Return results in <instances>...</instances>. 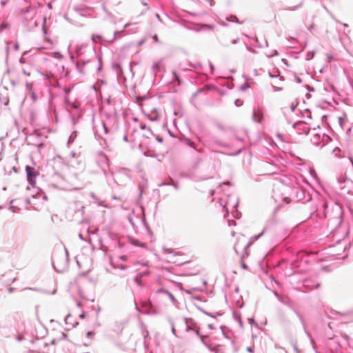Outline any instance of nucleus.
Here are the masks:
<instances>
[{
    "instance_id": "nucleus-1",
    "label": "nucleus",
    "mask_w": 353,
    "mask_h": 353,
    "mask_svg": "<svg viewBox=\"0 0 353 353\" xmlns=\"http://www.w3.org/2000/svg\"><path fill=\"white\" fill-rule=\"evenodd\" d=\"M68 264V252L65 250V254H62L61 258L59 256H54L52 259V265L56 271L59 272H63Z\"/></svg>"
},
{
    "instance_id": "nucleus-2",
    "label": "nucleus",
    "mask_w": 353,
    "mask_h": 353,
    "mask_svg": "<svg viewBox=\"0 0 353 353\" xmlns=\"http://www.w3.org/2000/svg\"><path fill=\"white\" fill-rule=\"evenodd\" d=\"M337 182L340 189L343 190L344 192L353 194V183L352 180L347 179L344 175H341L337 178Z\"/></svg>"
},
{
    "instance_id": "nucleus-3",
    "label": "nucleus",
    "mask_w": 353,
    "mask_h": 353,
    "mask_svg": "<svg viewBox=\"0 0 353 353\" xmlns=\"http://www.w3.org/2000/svg\"><path fill=\"white\" fill-rule=\"evenodd\" d=\"M221 203L222 204L223 202V199H221ZM225 204L223 208H225L227 213H228L229 210H235V213L234 214V216L238 218V212L236 210V207L238 205V199L236 196H229V199L224 201Z\"/></svg>"
},
{
    "instance_id": "nucleus-4",
    "label": "nucleus",
    "mask_w": 353,
    "mask_h": 353,
    "mask_svg": "<svg viewBox=\"0 0 353 353\" xmlns=\"http://www.w3.org/2000/svg\"><path fill=\"white\" fill-rule=\"evenodd\" d=\"M142 111L144 114L152 121H158L160 118V114L157 108H150L147 104L142 107Z\"/></svg>"
},
{
    "instance_id": "nucleus-5",
    "label": "nucleus",
    "mask_w": 353,
    "mask_h": 353,
    "mask_svg": "<svg viewBox=\"0 0 353 353\" xmlns=\"http://www.w3.org/2000/svg\"><path fill=\"white\" fill-rule=\"evenodd\" d=\"M183 323L186 332H192L196 336H199V332L196 323L192 319L184 318Z\"/></svg>"
},
{
    "instance_id": "nucleus-6",
    "label": "nucleus",
    "mask_w": 353,
    "mask_h": 353,
    "mask_svg": "<svg viewBox=\"0 0 353 353\" xmlns=\"http://www.w3.org/2000/svg\"><path fill=\"white\" fill-rule=\"evenodd\" d=\"M88 51L92 52V50L88 48L87 44H81L76 46L75 52L77 57L79 58V61H82L85 63V59L81 58V57L85 55Z\"/></svg>"
},
{
    "instance_id": "nucleus-7",
    "label": "nucleus",
    "mask_w": 353,
    "mask_h": 353,
    "mask_svg": "<svg viewBox=\"0 0 353 353\" xmlns=\"http://www.w3.org/2000/svg\"><path fill=\"white\" fill-rule=\"evenodd\" d=\"M26 172L27 174V179L30 185H33L36 181L37 172L33 167L30 165L26 166Z\"/></svg>"
},
{
    "instance_id": "nucleus-8",
    "label": "nucleus",
    "mask_w": 353,
    "mask_h": 353,
    "mask_svg": "<svg viewBox=\"0 0 353 353\" xmlns=\"http://www.w3.org/2000/svg\"><path fill=\"white\" fill-rule=\"evenodd\" d=\"M112 175L113 180L117 184H120L121 183L123 182L124 180H122V178H128V174L126 173L125 170H123L116 173H112Z\"/></svg>"
},
{
    "instance_id": "nucleus-9",
    "label": "nucleus",
    "mask_w": 353,
    "mask_h": 353,
    "mask_svg": "<svg viewBox=\"0 0 353 353\" xmlns=\"http://www.w3.org/2000/svg\"><path fill=\"white\" fill-rule=\"evenodd\" d=\"M252 118L254 121L257 123L262 122L263 119V111L261 108H257L256 109H254L253 113H252Z\"/></svg>"
},
{
    "instance_id": "nucleus-10",
    "label": "nucleus",
    "mask_w": 353,
    "mask_h": 353,
    "mask_svg": "<svg viewBox=\"0 0 353 353\" xmlns=\"http://www.w3.org/2000/svg\"><path fill=\"white\" fill-rule=\"evenodd\" d=\"M163 67V64L162 61H158L153 63L152 69L153 72L157 74V72H159L161 71L162 68Z\"/></svg>"
},
{
    "instance_id": "nucleus-11",
    "label": "nucleus",
    "mask_w": 353,
    "mask_h": 353,
    "mask_svg": "<svg viewBox=\"0 0 353 353\" xmlns=\"http://www.w3.org/2000/svg\"><path fill=\"white\" fill-rule=\"evenodd\" d=\"M52 46V41L50 39H46L43 46H38L35 48L38 49V50H39V49H50V48H51Z\"/></svg>"
},
{
    "instance_id": "nucleus-12",
    "label": "nucleus",
    "mask_w": 353,
    "mask_h": 353,
    "mask_svg": "<svg viewBox=\"0 0 353 353\" xmlns=\"http://www.w3.org/2000/svg\"><path fill=\"white\" fill-rule=\"evenodd\" d=\"M321 136L318 134H316L313 136V137L311 139V141L312 143L315 145H319L321 144Z\"/></svg>"
},
{
    "instance_id": "nucleus-13",
    "label": "nucleus",
    "mask_w": 353,
    "mask_h": 353,
    "mask_svg": "<svg viewBox=\"0 0 353 353\" xmlns=\"http://www.w3.org/2000/svg\"><path fill=\"white\" fill-rule=\"evenodd\" d=\"M28 26L30 28H32L38 26L37 19H36L35 16L31 18Z\"/></svg>"
},
{
    "instance_id": "nucleus-14",
    "label": "nucleus",
    "mask_w": 353,
    "mask_h": 353,
    "mask_svg": "<svg viewBox=\"0 0 353 353\" xmlns=\"http://www.w3.org/2000/svg\"><path fill=\"white\" fill-rule=\"evenodd\" d=\"M26 85L27 89L29 90L30 93L31 94L32 99L34 101H35L36 100V96H35L34 92L32 91V83H27Z\"/></svg>"
},
{
    "instance_id": "nucleus-15",
    "label": "nucleus",
    "mask_w": 353,
    "mask_h": 353,
    "mask_svg": "<svg viewBox=\"0 0 353 353\" xmlns=\"http://www.w3.org/2000/svg\"><path fill=\"white\" fill-rule=\"evenodd\" d=\"M161 292H162L163 293H165V294H167L170 297L171 301L173 303H175L176 302V300L174 298V296H173V294L172 293H170L168 290H161Z\"/></svg>"
},
{
    "instance_id": "nucleus-16",
    "label": "nucleus",
    "mask_w": 353,
    "mask_h": 353,
    "mask_svg": "<svg viewBox=\"0 0 353 353\" xmlns=\"http://www.w3.org/2000/svg\"><path fill=\"white\" fill-rule=\"evenodd\" d=\"M15 201H16L15 200L11 201H10V209L14 213L19 212V208L14 205Z\"/></svg>"
},
{
    "instance_id": "nucleus-17",
    "label": "nucleus",
    "mask_w": 353,
    "mask_h": 353,
    "mask_svg": "<svg viewBox=\"0 0 353 353\" xmlns=\"http://www.w3.org/2000/svg\"><path fill=\"white\" fill-rule=\"evenodd\" d=\"M269 75H270V77H272V78L277 79V78L279 77L278 80H276V81H275V83H274L276 85H280V83H281V82L283 81V77H280L279 75H277V74H270V73H269Z\"/></svg>"
},
{
    "instance_id": "nucleus-18",
    "label": "nucleus",
    "mask_w": 353,
    "mask_h": 353,
    "mask_svg": "<svg viewBox=\"0 0 353 353\" xmlns=\"http://www.w3.org/2000/svg\"><path fill=\"white\" fill-rule=\"evenodd\" d=\"M9 24L6 21H2L0 23V32L3 31L4 30L8 28Z\"/></svg>"
},
{
    "instance_id": "nucleus-19",
    "label": "nucleus",
    "mask_w": 353,
    "mask_h": 353,
    "mask_svg": "<svg viewBox=\"0 0 353 353\" xmlns=\"http://www.w3.org/2000/svg\"><path fill=\"white\" fill-rule=\"evenodd\" d=\"M76 137H77V133H76L75 132H73V133L70 136V137H69V139H68V143H72V142L74 141V139H75V138H76Z\"/></svg>"
},
{
    "instance_id": "nucleus-20",
    "label": "nucleus",
    "mask_w": 353,
    "mask_h": 353,
    "mask_svg": "<svg viewBox=\"0 0 353 353\" xmlns=\"http://www.w3.org/2000/svg\"><path fill=\"white\" fill-rule=\"evenodd\" d=\"M132 244L134 245H137V246H139V247H143V248L145 247V243H141L138 240H133Z\"/></svg>"
},
{
    "instance_id": "nucleus-21",
    "label": "nucleus",
    "mask_w": 353,
    "mask_h": 353,
    "mask_svg": "<svg viewBox=\"0 0 353 353\" xmlns=\"http://www.w3.org/2000/svg\"><path fill=\"white\" fill-rule=\"evenodd\" d=\"M301 6H302V2H301L299 4L295 6L289 8L288 10H291V11H294V10H297L298 8H299L300 7H301Z\"/></svg>"
},
{
    "instance_id": "nucleus-22",
    "label": "nucleus",
    "mask_w": 353,
    "mask_h": 353,
    "mask_svg": "<svg viewBox=\"0 0 353 353\" xmlns=\"http://www.w3.org/2000/svg\"><path fill=\"white\" fill-rule=\"evenodd\" d=\"M314 52H307V54L306 55V59L307 60L312 59L313 58V57H314Z\"/></svg>"
},
{
    "instance_id": "nucleus-23",
    "label": "nucleus",
    "mask_w": 353,
    "mask_h": 353,
    "mask_svg": "<svg viewBox=\"0 0 353 353\" xmlns=\"http://www.w3.org/2000/svg\"><path fill=\"white\" fill-rule=\"evenodd\" d=\"M249 88V85L248 83H244L243 85H241L240 90L242 91L246 90Z\"/></svg>"
},
{
    "instance_id": "nucleus-24",
    "label": "nucleus",
    "mask_w": 353,
    "mask_h": 353,
    "mask_svg": "<svg viewBox=\"0 0 353 353\" xmlns=\"http://www.w3.org/2000/svg\"><path fill=\"white\" fill-rule=\"evenodd\" d=\"M142 276V274H141L139 276H137L135 278H134V281L135 282L138 284V285H141V277Z\"/></svg>"
},
{
    "instance_id": "nucleus-25",
    "label": "nucleus",
    "mask_w": 353,
    "mask_h": 353,
    "mask_svg": "<svg viewBox=\"0 0 353 353\" xmlns=\"http://www.w3.org/2000/svg\"><path fill=\"white\" fill-rule=\"evenodd\" d=\"M234 103L236 106L239 107L243 105V101H241V99H236Z\"/></svg>"
},
{
    "instance_id": "nucleus-26",
    "label": "nucleus",
    "mask_w": 353,
    "mask_h": 353,
    "mask_svg": "<svg viewBox=\"0 0 353 353\" xmlns=\"http://www.w3.org/2000/svg\"><path fill=\"white\" fill-rule=\"evenodd\" d=\"M101 125H102V127H103V129L104 130L105 133H106V134H107V133L108 132V128H107V127H106L105 124L103 122H102V123H101Z\"/></svg>"
},
{
    "instance_id": "nucleus-27",
    "label": "nucleus",
    "mask_w": 353,
    "mask_h": 353,
    "mask_svg": "<svg viewBox=\"0 0 353 353\" xmlns=\"http://www.w3.org/2000/svg\"><path fill=\"white\" fill-rule=\"evenodd\" d=\"M227 19L230 21H237V18L235 16H231L230 18H227Z\"/></svg>"
},
{
    "instance_id": "nucleus-28",
    "label": "nucleus",
    "mask_w": 353,
    "mask_h": 353,
    "mask_svg": "<svg viewBox=\"0 0 353 353\" xmlns=\"http://www.w3.org/2000/svg\"><path fill=\"white\" fill-rule=\"evenodd\" d=\"M172 333H173V334H174V335H175L176 336H177V334H176V330H175V328H174V325H172Z\"/></svg>"
},
{
    "instance_id": "nucleus-29",
    "label": "nucleus",
    "mask_w": 353,
    "mask_h": 353,
    "mask_svg": "<svg viewBox=\"0 0 353 353\" xmlns=\"http://www.w3.org/2000/svg\"><path fill=\"white\" fill-rule=\"evenodd\" d=\"M277 51L276 50H274V53L273 54H268L267 55L268 57H272L273 56H275V55H277Z\"/></svg>"
},
{
    "instance_id": "nucleus-30",
    "label": "nucleus",
    "mask_w": 353,
    "mask_h": 353,
    "mask_svg": "<svg viewBox=\"0 0 353 353\" xmlns=\"http://www.w3.org/2000/svg\"><path fill=\"white\" fill-rule=\"evenodd\" d=\"M90 196L92 199H94L98 203V199L94 193H91Z\"/></svg>"
},
{
    "instance_id": "nucleus-31",
    "label": "nucleus",
    "mask_w": 353,
    "mask_h": 353,
    "mask_svg": "<svg viewBox=\"0 0 353 353\" xmlns=\"http://www.w3.org/2000/svg\"><path fill=\"white\" fill-rule=\"evenodd\" d=\"M274 294L279 299L280 301L283 302V300L281 299V298L280 297L279 294L277 292H274Z\"/></svg>"
},
{
    "instance_id": "nucleus-32",
    "label": "nucleus",
    "mask_w": 353,
    "mask_h": 353,
    "mask_svg": "<svg viewBox=\"0 0 353 353\" xmlns=\"http://www.w3.org/2000/svg\"><path fill=\"white\" fill-rule=\"evenodd\" d=\"M97 37V38H100L101 37L99 35H95V34H92V39L93 40V41H96L95 40V38Z\"/></svg>"
},
{
    "instance_id": "nucleus-33",
    "label": "nucleus",
    "mask_w": 353,
    "mask_h": 353,
    "mask_svg": "<svg viewBox=\"0 0 353 353\" xmlns=\"http://www.w3.org/2000/svg\"><path fill=\"white\" fill-rule=\"evenodd\" d=\"M247 351L250 353H252L254 352V350L252 347H247Z\"/></svg>"
},
{
    "instance_id": "nucleus-34",
    "label": "nucleus",
    "mask_w": 353,
    "mask_h": 353,
    "mask_svg": "<svg viewBox=\"0 0 353 353\" xmlns=\"http://www.w3.org/2000/svg\"><path fill=\"white\" fill-rule=\"evenodd\" d=\"M163 250L164 252H165V253H171L170 250L168 248H163Z\"/></svg>"
},
{
    "instance_id": "nucleus-35",
    "label": "nucleus",
    "mask_w": 353,
    "mask_h": 353,
    "mask_svg": "<svg viewBox=\"0 0 353 353\" xmlns=\"http://www.w3.org/2000/svg\"><path fill=\"white\" fill-rule=\"evenodd\" d=\"M209 65H210L211 73L212 74L213 71H214V67H213V65H212V64L211 63H210Z\"/></svg>"
},
{
    "instance_id": "nucleus-36",
    "label": "nucleus",
    "mask_w": 353,
    "mask_h": 353,
    "mask_svg": "<svg viewBox=\"0 0 353 353\" xmlns=\"http://www.w3.org/2000/svg\"><path fill=\"white\" fill-rule=\"evenodd\" d=\"M120 259L123 261H126L127 260V256L125 255H123V256H120Z\"/></svg>"
},
{
    "instance_id": "nucleus-37",
    "label": "nucleus",
    "mask_w": 353,
    "mask_h": 353,
    "mask_svg": "<svg viewBox=\"0 0 353 353\" xmlns=\"http://www.w3.org/2000/svg\"><path fill=\"white\" fill-rule=\"evenodd\" d=\"M119 268L123 270H125L126 269V266L124 265H119Z\"/></svg>"
},
{
    "instance_id": "nucleus-38",
    "label": "nucleus",
    "mask_w": 353,
    "mask_h": 353,
    "mask_svg": "<svg viewBox=\"0 0 353 353\" xmlns=\"http://www.w3.org/2000/svg\"><path fill=\"white\" fill-rule=\"evenodd\" d=\"M140 128H141V129L144 130L146 128V126H145V125H141Z\"/></svg>"
},
{
    "instance_id": "nucleus-39",
    "label": "nucleus",
    "mask_w": 353,
    "mask_h": 353,
    "mask_svg": "<svg viewBox=\"0 0 353 353\" xmlns=\"http://www.w3.org/2000/svg\"><path fill=\"white\" fill-rule=\"evenodd\" d=\"M273 86H274L275 88H276V90H281V88H280V87H277L276 85H274Z\"/></svg>"
},
{
    "instance_id": "nucleus-40",
    "label": "nucleus",
    "mask_w": 353,
    "mask_h": 353,
    "mask_svg": "<svg viewBox=\"0 0 353 353\" xmlns=\"http://www.w3.org/2000/svg\"><path fill=\"white\" fill-rule=\"evenodd\" d=\"M70 315L67 316L65 321V323H68V320L70 319Z\"/></svg>"
},
{
    "instance_id": "nucleus-41",
    "label": "nucleus",
    "mask_w": 353,
    "mask_h": 353,
    "mask_svg": "<svg viewBox=\"0 0 353 353\" xmlns=\"http://www.w3.org/2000/svg\"><path fill=\"white\" fill-rule=\"evenodd\" d=\"M23 74H26V75H28L29 76L30 75V73L27 72L26 70H23Z\"/></svg>"
},
{
    "instance_id": "nucleus-42",
    "label": "nucleus",
    "mask_w": 353,
    "mask_h": 353,
    "mask_svg": "<svg viewBox=\"0 0 353 353\" xmlns=\"http://www.w3.org/2000/svg\"><path fill=\"white\" fill-rule=\"evenodd\" d=\"M208 327H209V328H210V329H211V330L214 329V327H212V324H209V325H208Z\"/></svg>"
},
{
    "instance_id": "nucleus-43",
    "label": "nucleus",
    "mask_w": 353,
    "mask_h": 353,
    "mask_svg": "<svg viewBox=\"0 0 353 353\" xmlns=\"http://www.w3.org/2000/svg\"><path fill=\"white\" fill-rule=\"evenodd\" d=\"M14 48H15V49H16V50H18V49H19V45H18V44H16V45L14 46Z\"/></svg>"
},
{
    "instance_id": "nucleus-44",
    "label": "nucleus",
    "mask_w": 353,
    "mask_h": 353,
    "mask_svg": "<svg viewBox=\"0 0 353 353\" xmlns=\"http://www.w3.org/2000/svg\"><path fill=\"white\" fill-rule=\"evenodd\" d=\"M210 194H211L212 195H213V194H214V190H210Z\"/></svg>"
},
{
    "instance_id": "nucleus-45",
    "label": "nucleus",
    "mask_w": 353,
    "mask_h": 353,
    "mask_svg": "<svg viewBox=\"0 0 353 353\" xmlns=\"http://www.w3.org/2000/svg\"><path fill=\"white\" fill-rule=\"evenodd\" d=\"M153 38H154V39H155L156 41H157V40H158V38H157V35L154 36V37H153Z\"/></svg>"
},
{
    "instance_id": "nucleus-46",
    "label": "nucleus",
    "mask_w": 353,
    "mask_h": 353,
    "mask_svg": "<svg viewBox=\"0 0 353 353\" xmlns=\"http://www.w3.org/2000/svg\"><path fill=\"white\" fill-rule=\"evenodd\" d=\"M262 234H263V232H261V234H259L256 236V239L259 238Z\"/></svg>"
},
{
    "instance_id": "nucleus-47",
    "label": "nucleus",
    "mask_w": 353,
    "mask_h": 353,
    "mask_svg": "<svg viewBox=\"0 0 353 353\" xmlns=\"http://www.w3.org/2000/svg\"><path fill=\"white\" fill-rule=\"evenodd\" d=\"M119 34V32H117V31L114 32V37H116V36H117V34Z\"/></svg>"
},
{
    "instance_id": "nucleus-48",
    "label": "nucleus",
    "mask_w": 353,
    "mask_h": 353,
    "mask_svg": "<svg viewBox=\"0 0 353 353\" xmlns=\"http://www.w3.org/2000/svg\"><path fill=\"white\" fill-rule=\"evenodd\" d=\"M123 139L127 141H128L127 136H124Z\"/></svg>"
},
{
    "instance_id": "nucleus-49",
    "label": "nucleus",
    "mask_w": 353,
    "mask_h": 353,
    "mask_svg": "<svg viewBox=\"0 0 353 353\" xmlns=\"http://www.w3.org/2000/svg\"><path fill=\"white\" fill-rule=\"evenodd\" d=\"M91 335H92V332H88V336H91Z\"/></svg>"
},
{
    "instance_id": "nucleus-50",
    "label": "nucleus",
    "mask_w": 353,
    "mask_h": 353,
    "mask_svg": "<svg viewBox=\"0 0 353 353\" xmlns=\"http://www.w3.org/2000/svg\"><path fill=\"white\" fill-rule=\"evenodd\" d=\"M230 183L229 182H227V183H223V185H229Z\"/></svg>"
},
{
    "instance_id": "nucleus-51",
    "label": "nucleus",
    "mask_w": 353,
    "mask_h": 353,
    "mask_svg": "<svg viewBox=\"0 0 353 353\" xmlns=\"http://www.w3.org/2000/svg\"><path fill=\"white\" fill-rule=\"evenodd\" d=\"M297 81H298L299 83H300V82H301V79H300V78H297Z\"/></svg>"
},
{
    "instance_id": "nucleus-52",
    "label": "nucleus",
    "mask_w": 353,
    "mask_h": 353,
    "mask_svg": "<svg viewBox=\"0 0 353 353\" xmlns=\"http://www.w3.org/2000/svg\"><path fill=\"white\" fill-rule=\"evenodd\" d=\"M158 141L161 142L162 141V139L161 138V139H158Z\"/></svg>"
},
{
    "instance_id": "nucleus-53",
    "label": "nucleus",
    "mask_w": 353,
    "mask_h": 353,
    "mask_svg": "<svg viewBox=\"0 0 353 353\" xmlns=\"http://www.w3.org/2000/svg\"><path fill=\"white\" fill-rule=\"evenodd\" d=\"M189 145H190V146L193 147V145H192V143H189Z\"/></svg>"
},
{
    "instance_id": "nucleus-54",
    "label": "nucleus",
    "mask_w": 353,
    "mask_h": 353,
    "mask_svg": "<svg viewBox=\"0 0 353 353\" xmlns=\"http://www.w3.org/2000/svg\"><path fill=\"white\" fill-rule=\"evenodd\" d=\"M12 291V288L9 289V292H11Z\"/></svg>"
},
{
    "instance_id": "nucleus-55",
    "label": "nucleus",
    "mask_w": 353,
    "mask_h": 353,
    "mask_svg": "<svg viewBox=\"0 0 353 353\" xmlns=\"http://www.w3.org/2000/svg\"><path fill=\"white\" fill-rule=\"evenodd\" d=\"M77 305H78V307H80V306H81V303H77Z\"/></svg>"
},
{
    "instance_id": "nucleus-56",
    "label": "nucleus",
    "mask_w": 353,
    "mask_h": 353,
    "mask_svg": "<svg viewBox=\"0 0 353 353\" xmlns=\"http://www.w3.org/2000/svg\"><path fill=\"white\" fill-rule=\"evenodd\" d=\"M128 26H129V24H128V23L125 24V28L128 27Z\"/></svg>"
},
{
    "instance_id": "nucleus-57",
    "label": "nucleus",
    "mask_w": 353,
    "mask_h": 353,
    "mask_svg": "<svg viewBox=\"0 0 353 353\" xmlns=\"http://www.w3.org/2000/svg\"><path fill=\"white\" fill-rule=\"evenodd\" d=\"M303 123H296V125H303Z\"/></svg>"
},
{
    "instance_id": "nucleus-58",
    "label": "nucleus",
    "mask_w": 353,
    "mask_h": 353,
    "mask_svg": "<svg viewBox=\"0 0 353 353\" xmlns=\"http://www.w3.org/2000/svg\"><path fill=\"white\" fill-rule=\"evenodd\" d=\"M101 65H99L98 70H99L101 69Z\"/></svg>"
},
{
    "instance_id": "nucleus-59",
    "label": "nucleus",
    "mask_w": 353,
    "mask_h": 353,
    "mask_svg": "<svg viewBox=\"0 0 353 353\" xmlns=\"http://www.w3.org/2000/svg\"><path fill=\"white\" fill-rule=\"evenodd\" d=\"M252 319H250V323H252Z\"/></svg>"
},
{
    "instance_id": "nucleus-60",
    "label": "nucleus",
    "mask_w": 353,
    "mask_h": 353,
    "mask_svg": "<svg viewBox=\"0 0 353 353\" xmlns=\"http://www.w3.org/2000/svg\"><path fill=\"white\" fill-rule=\"evenodd\" d=\"M79 238L82 239V236L81 234H79Z\"/></svg>"
}]
</instances>
